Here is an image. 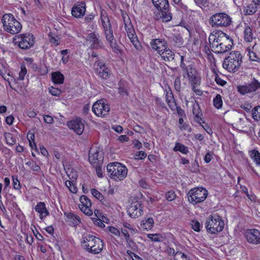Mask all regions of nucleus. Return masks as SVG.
<instances>
[{
    "label": "nucleus",
    "instance_id": "21",
    "mask_svg": "<svg viewBox=\"0 0 260 260\" xmlns=\"http://www.w3.org/2000/svg\"><path fill=\"white\" fill-rule=\"evenodd\" d=\"M150 45L152 49L157 50L158 52L162 51L163 49H160L161 47L167 46V42L165 40L155 39L151 41Z\"/></svg>",
    "mask_w": 260,
    "mask_h": 260
},
{
    "label": "nucleus",
    "instance_id": "15",
    "mask_svg": "<svg viewBox=\"0 0 260 260\" xmlns=\"http://www.w3.org/2000/svg\"><path fill=\"white\" fill-rule=\"evenodd\" d=\"M87 40L90 43V47L93 49L102 48L104 46L102 41L100 39L98 34L95 32H91L88 35Z\"/></svg>",
    "mask_w": 260,
    "mask_h": 260
},
{
    "label": "nucleus",
    "instance_id": "3",
    "mask_svg": "<svg viewBox=\"0 0 260 260\" xmlns=\"http://www.w3.org/2000/svg\"><path fill=\"white\" fill-rule=\"evenodd\" d=\"M205 226L208 233L214 234L223 230L224 222L218 215L214 214L208 217Z\"/></svg>",
    "mask_w": 260,
    "mask_h": 260
},
{
    "label": "nucleus",
    "instance_id": "54",
    "mask_svg": "<svg viewBox=\"0 0 260 260\" xmlns=\"http://www.w3.org/2000/svg\"><path fill=\"white\" fill-rule=\"evenodd\" d=\"M213 152L209 151L205 155L204 160L206 163H209L213 158Z\"/></svg>",
    "mask_w": 260,
    "mask_h": 260
},
{
    "label": "nucleus",
    "instance_id": "14",
    "mask_svg": "<svg viewBox=\"0 0 260 260\" xmlns=\"http://www.w3.org/2000/svg\"><path fill=\"white\" fill-rule=\"evenodd\" d=\"M104 247V243L100 238L95 237L92 243L89 245H87L86 250L88 252L97 254L99 253L103 250Z\"/></svg>",
    "mask_w": 260,
    "mask_h": 260
},
{
    "label": "nucleus",
    "instance_id": "64",
    "mask_svg": "<svg viewBox=\"0 0 260 260\" xmlns=\"http://www.w3.org/2000/svg\"><path fill=\"white\" fill-rule=\"evenodd\" d=\"M44 120L46 123L51 124L53 122V119L51 116L48 115H46L44 116Z\"/></svg>",
    "mask_w": 260,
    "mask_h": 260
},
{
    "label": "nucleus",
    "instance_id": "57",
    "mask_svg": "<svg viewBox=\"0 0 260 260\" xmlns=\"http://www.w3.org/2000/svg\"><path fill=\"white\" fill-rule=\"evenodd\" d=\"M100 165L101 164H98L96 165H94L93 166L95 168L96 174L98 176V177L101 178L103 177V173L102 167Z\"/></svg>",
    "mask_w": 260,
    "mask_h": 260
},
{
    "label": "nucleus",
    "instance_id": "55",
    "mask_svg": "<svg viewBox=\"0 0 260 260\" xmlns=\"http://www.w3.org/2000/svg\"><path fill=\"white\" fill-rule=\"evenodd\" d=\"M191 225L192 229L196 231L199 232L200 231V223L198 221L192 220L191 221Z\"/></svg>",
    "mask_w": 260,
    "mask_h": 260
},
{
    "label": "nucleus",
    "instance_id": "16",
    "mask_svg": "<svg viewBox=\"0 0 260 260\" xmlns=\"http://www.w3.org/2000/svg\"><path fill=\"white\" fill-rule=\"evenodd\" d=\"M143 212L141 204L138 202L132 203L127 209L128 214L132 218H136L142 214Z\"/></svg>",
    "mask_w": 260,
    "mask_h": 260
},
{
    "label": "nucleus",
    "instance_id": "11",
    "mask_svg": "<svg viewBox=\"0 0 260 260\" xmlns=\"http://www.w3.org/2000/svg\"><path fill=\"white\" fill-rule=\"evenodd\" d=\"M102 152L96 146H92L89 151L88 159L90 163L92 165L101 164L103 160Z\"/></svg>",
    "mask_w": 260,
    "mask_h": 260
},
{
    "label": "nucleus",
    "instance_id": "30",
    "mask_svg": "<svg viewBox=\"0 0 260 260\" xmlns=\"http://www.w3.org/2000/svg\"><path fill=\"white\" fill-rule=\"evenodd\" d=\"M256 43L254 42L251 47L248 46L247 47V50L249 52V58L251 60L260 62V58L257 56L255 53L252 51Z\"/></svg>",
    "mask_w": 260,
    "mask_h": 260
},
{
    "label": "nucleus",
    "instance_id": "52",
    "mask_svg": "<svg viewBox=\"0 0 260 260\" xmlns=\"http://www.w3.org/2000/svg\"><path fill=\"white\" fill-rule=\"evenodd\" d=\"M49 92L52 95L57 96H59L61 93V91L59 89L53 87L50 89Z\"/></svg>",
    "mask_w": 260,
    "mask_h": 260
},
{
    "label": "nucleus",
    "instance_id": "51",
    "mask_svg": "<svg viewBox=\"0 0 260 260\" xmlns=\"http://www.w3.org/2000/svg\"><path fill=\"white\" fill-rule=\"evenodd\" d=\"M185 72L187 74L188 78L196 75V71L192 65Z\"/></svg>",
    "mask_w": 260,
    "mask_h": 260
},
{
    "label": "nucleus",
    "instance_id": "45",
    "mask_svg": "<svg viewBox=\"0 0 260 260\" xmlns=\"http://www.w3.org/2000/svg\"><path fill=\"white\" fill-rule=\"evenodd\" d=\"M80 201L81 202V204L80 205H83L85 206H91V203L89 199L85 196H82L80 198Z\"/></svg>",
    "mask_w": 260,
    "mask_h": 260
},
{
    "label": "nucleus",
    "instance_id": "41",
    "mask_svg": "<svg viewBox=\"0 0 260 260\" xmlns=\"http://www.w3.org/2000/svg\"><path fill=\"white\" fill-rule=\"evenodd\" d=\"M74 180H67L65 182L66 186L69 188L70 191L74 193H75L77 191V188L73 184Z\"/></svg>",
    "mask_w": 260,
    "mask_h": 260
},
{
    "label": "nucleus",
    "instance_id": "2",
    "mask_svg": "<svg viewBox=\"0 0 260 260\" xmlns=\"http://www.w3.org/2000/svg\"><path fill=\"white\" fill-rule=\"evenodd\" d=\"M2 22L4 30L11 34H17L22 28L20 23L10 13L4 15Z\"/></svg>",
    "mask_w": 260,
    "mask_h": 260
},
{
    "label": "nucleus",
    "instance_id": "8",
    "mask_svg": "<svg viewBox=\"0 0 260 260\" xmlns=\"http://www.w3.org/2000/svg\"><path fill=\"white\" fill-rule=\"evenodd\" d=\"M231 18L224 13L213 15L209 19V23L212 26H228L231 24Z\"/></svg>",
    "mask_w": 260,
    "mask_h": 260
},
{
    "label": "nucleus",
    "instance_id": "5",
    "mask_svg": "<svg viewBox=\"0 0 260 260\" xmlns=\"http://www.w3.org/2000/svg\"><path fill=\"white\" fill-rule=\"evenodd\" d=\"M242 56L239 51H233L223 62V67L230 72H235L240 66Z\"/></svg>",
    "mask_w": 260,
    "mask_h": 260
},
{
    "label": "nucleus",
    "instance_id": "34",
    "mask_svg": "<svg viewBox=\"0 0 260 260\" xmlns=\"http://www.w3.org/2000/svg\"><path fill=\"white\" fill-rule=\"evenodd\" d=\"M159 11L161 13L160 18L163 22H167L172 19V14L169 11V8L167 10H163Z\"/></svg>",
    "mask_w": 260,
    "mask_h": 260
},
{
    "label": "nucleus",
    "instance_id": "6",
    "mask_svg": "<svg viewBox=\"0 0 260 260\" xmlns=\"http://www.w3.org/2000/svg\"><path fill=\"white\" fill-rule=\"evenodd\" d=\"M13 43L22 49H28L34 45V37L30 34H20L13 38Z\"/></svg>",
    "mask_w": 260,
    "mask_h": 260
},
{
    "label": "nucleus",
    "instance_id": "40",
    "mask_svg": "<svg viewBox=\"0 0 260 260\" xmlns=\"http://www.w3.org/2000/svg\"><path fill=\"white\" fill-rule=\"evenodd\" d=\"M252 117L256 121L260 120V106L254 107L252 111Z\"/></svg>",
    "mask_w": 260,
    "mask_h": 260
},
{
    "label": "nucleus",
    "instance_id": "62",
    "mask_svg": "<svg viewBox=\"0 0 260 260\" xmlns=\"http://www.w3.org/2000/svg\"><path fill=\"white\" fill-rule=\"evenodd\" d=\"M70 170H69L67 172V174L68 176L69 177L70 179H75L76 180L77 178V175L75 172H71V173H69Z\"/></svg>",
    "mask_w": 260,
    "mask_h": 260
},
{
    "label": "nucleus",
    "instance_id": "38",
    "mask_svg": "<svg viewBox=\"0 0 260 260\" xmlns=\"http://www.w3.org/2000/svg\"><path fill=\"white\" fill-rule=\"evenodd\" d=\"M127 36L134 46L138 49L140 47V43L135 33L131 34Z\"/></svg>",
    "mask_w": 260,
    "mask_h": 260
},
{
    "label": "nucleus",
    "instance_id": "20",
    "mask_svg": "<svg viewBox=\"0 0 260 260\" xmlns=\"http://www.w3.org/2000/svg\"><path fill=\"white\" fill-rule=\"evenodd\" d=\"M252 29L247 23L244 24L243 30V39L245 42L247 43L252 42L254 37Z\"/></svg>",
    "mask_w": 260,
    "mask_h": 260
},
{
    "label": "nucleus",
    "instance_id": "7",
    "mask_svg": "<svg viewBox=\"0 0 260 260\" xmlns=\"http://www.w3.org/2000/svg\"><path fill=\"white\" fill-rule=\"evenodd\" d=\"M207 190L203 187L190 189L188 194V201L193 205L203 202L207 197Z\"/></svg>",
    "mask_w": 260,
    "mask_h": 260
},
{
    "label": "nucleus",
    "instance_id": "25",
    "mask_svg": "<svg viewBox=\"0 0 260 260\" xmlns=\"http://www.w3.org/2000/svg\"><path fill=\"white\" fill-rule=\"evenodd\" d=\"M153 224V219L152 218L149 217L142 221L140 224V229L142 230H149L152 229Z\"/></svg>",
    "mask_w": 260,
    "mask_h": 260
},
{
    "label": "nucleus",
    "instance_id": "49",
    "mask_svg": "<svg viewBox=\"0 0 260 260\" xmlns=\"http://www.w3.org/2000/svg\"><path fill=\"white\" fill-rule=\"evenodd\" d=\"M27 73V70L25 66H21V71L19 73V77L18 79L19 80H23L24 79V77Z\"/></svg>",
    "mask_w": 260,
    "mask_h": 260
},
{
    "label": "nucleus",
    "instance_id": "33",
    "mask_svg": "<svg viewBox=\"0 0 260 260\" xmlns=\"http://www.w3.org/2000/svg\"><path fill=\"white\" fill-rule=\"evenodd\" d=\"M174 151H179L181 153L186 154L188 152V148L185 145L177 142L175 144V146L173 148Z\"/></svg>",
    "mask_w": 260,
    "mask_h": 260
},
{
    "label": "nucleus",
    "instance_id": "32",
    "mask_svg": "<svg viewBox=\"0 0 260 260\" xmlns=\"http://www.w3.org/2000/svg\"><path fill=\"white\" fill-rule=\"evenodd\" d=\"M96 237L85 233L82 236V238L83 241L82 242V243L84 244V246L85 247V248H87V245H89L90 243L92 242V241Z\"/></svg>",
    "mask_w": 260,
    "mask_h": 260
},
{
    "label": "nucleus",
    "instance_id": "35",
    "mask_svg": "<svg viewBox=\"0 0 260 260\" xmlns=\"http://www.w3.org/2000/svg\"><path fill=\"white\" fill-rule=\"evenodd\" d=\"M118 92L121 95L128 94L126 83L124 81H120L118 84Z\"/></svg>",
    "mask_w": 260,
    "mask_h": 260
},
{
    "label": "nucleus",
    "instance_id": "27",
    "mask_svg": "<svg viewBox=\"0 0 260 260\" xmlns=\"http://www.w3.org/2000/svg\"><path fill=\"white\" fill-rule=\"evenodd\" d=\"M101 20L102 25L104 29H109L112 28L111 24L109 19V18L107 16V14L105 12H101Z\"/></svg>",
    "mask_w": 260,
    "mask_h": 260
},
{
    "label": "nucleus",
    "instance_id": "47",
    "mask_svg": "<svg viewBox=\"0 0 260 260\" xmlns=\"http://www.w3.org/2000/svg\"><path fill=\"white\" fill-rule=\"evenodd\" d=\"M175 260H186L187 256L184 253L180 251H177L175 253L174 255Z\"/></svg>",
    "mask_w": 260,
    "mask_h": 260
},
{
    "label": "nucleus",
    "instance_id": "10",
    "mask_svg": "<svg viewBox=\"0 0 260 260\" xmlns=\"http://www.w3.org/2000/svg\"><path fill=\"white\" fill-rule=\"evenodd\" d=\"M93 112L98 116L104 117L107 115L110 111V108L103 100L95 102L92 108Z\"/></svg>",
    "mask_w": 260,
    "mask_h": 260
},
{
    "label": "nucleus",
    "instance_id": "17",
    "mask_svg": "<svg viewBox=\"0 0 260 260\" xmlns=\"http://www.w3.org/2000/svg\"><path fill=\"white\" fill-rule=\"evenodd\" d=\"M68 126L79 135L82 134L84 129V124L80 118L70 121L68 123Z\"/></svg>",
    "mask_w": 260,
    "mask_h": 260
},
{
    "label": "nucleus",
    "instance_id": "13",
    "mask_svg": "<svg viewBox=\"0 0 260 260\" xmlns=\"http://www.w3.org/2000/svg\"><path fill=\"white\" fill-rule=\"evenodd\" d=\"M247 241L251 244L256 245L260 243V232L256 229H248L245 233Z\"/></svg>",
    "mask_w": 260,
    "mask_h": 260
},
{
    "label": "nucleus",
    "instance_id": "61",
    "mask_svg": "<svg viewBox=\"0 0 260 260\" xmlns=\"http://www.w3.org/2000/svg\"><path fill=\"white\" fill-rule=\"evenodd\" d=\"M133 130L136 132L140 134L143 133L145 131L144 129L142 127L138 125H134L133 127Z\"/></svg>",
    "mask_w": 260,
    "mask_h": 260
},
{
    "label": "nucleus",
    "instance_id": "63",
    "mask_svg": "<svg viewBox=\"0 0 260 260\" xmlns=\"http://www.w3.org/2000/svg\"><path fill=\"white\" fill-rule=\"evenodd\" d=\"M146 156V153L143 151H139L138 152V154H136V156L137 157V158L140 159H143L145 158Z\"/></svg>",
    "mask_w": 260,
    "mask_h": 260
},
{
    "label": "nucleus",
    "instance_id": "12",
    "mask_svg": "<svg viewBox=\"0 0 260 260\" xmlns=\"http://www.w3.org/2000/svg\"><path fill=\"white\" fill-rule=\"evenodd\" d=\"M94 67L96 74L100 78L107 79L110 77L111 72L103 61H96L94 64Z\"/></svg>",
    "mask_w": 260,
    "mask_h": 260
},
{
    "label": "nucleus",
    "instance_id": "26",
    "mask_svg": "<svg viewBox=\"0 0 260 260\" xmlns=\"http://www.w3.org/2000/svg\"><path fill=\"white\" fill-rule=\"evenodd\" d=\"M52 80L55 84H62L64 81V76L59 72L52 73Z\"/></svg>",
    "mask_w": 260,
    "mask_h": 260
},
{
    "label": "nucleus",
    "instance_id": "1",
    "mask_svg": "<svg viewBox=\"0 0 260 260\" xmlns=\"http://www.w3.org/2000/svg\"><path fill=\"white\" fill-rule=\"evenodd\" d=\"M209 41L212 51L216 53H223L231 48L233 40L222 31H213L209 36Z\"/></svg>",
    "mask_w": 260,
    "mask_h": 260
},
{
    "label": "nucleus",
    "instance_id": "48",
    "mask_svg": "<svg viewBox=\"0 0 260 260\" xmlns=\"http://www.w3.org/2000/svg\"><path fill=\"white\" fill-rule=\"evenodd\" d=\"M26 165L29 166L30 169L34 171H38L40 169V167L34 161H28L26 162Z\"/></svg>",
    "mask_w": 260,
    "mask_h": 260
},
{
    "label": "nucleus",
    "instance_id": "56",
    "mask_svg": "<svg viewBox=\"0 0 260 260\" xmlns=\"http://www.w3.org/2000/svg\"><path fill=\"white\" fill-rule=\"evenodd\" d=\"M169 108L172 110L175 111L177 108V104L175 99L172 100H170L168 102H167Z\"/></svg>",
    "mask_w": 260,
    "mask_h": 260
},
{
    "label": "nucleus",
    "instance_id": "43",
    "mask_svg": "<svg viewBox=\"0 0 260 260\" xmlns=\"http://www.w3.org/2000/svg\"><path fill=\"white\" fill-rule=\"evenodd\" d=\"M91 206H85L83 205H79V208L85 214L90 216L92 214V211L90 209Z\"/></svg>",
    "mask_w": 260,
    "mask_h": 260
},
{
    "label": "nucleus",
    "instance_id": "39",
    "mask_svg": "<svg viewBox=\"0 0 260 260\" xmlns=\"http://www.w3.org/2000/svg\"><path fill=\"white\" fill-rule=\"evenodd\" d=\"M213 105L217 109H220L222 106V101L220 94H217L213 99Z\"/></svg>",
    "mask_w": 260,
    "mask_h": 260
},
{
    "label": "nucleus",
    "instance_id": "18",
    "mask_svg": "<svg viewBox=\"0 0 260 260\" xmlns=\"http://www.w3.org/2000/svg\"><path fill=\"white\" fill-rule=\"evenodd\" d=\"M86 6L84 2L75 4L72 9V15L76 18L82 17L85 13Z\"/></svg>",
    "mask_w": 260,
    "mask_h": 260
},
{
    "label": "nucleus",
    "instance_id": "29",
    "mask_svg": "<svg viewBox=\"0 0 260 260\" xmlns=\"http://www.w3.org/2000/svg\"><path fill=\"white\" fill-rule=\"evenodd\" d=\"M64 214L67 216L68 221L71 222L74 226L78 225L80 221L79 217L72 213H64Z\"/></svg>",
    "mask_w": 260,
    "mask_h": 260
},
{
    "label": "nucleus",
    "instance_id": "59",
    "mask_svg": "<svg viewBox=\"0 0 260 260\" xmlns=\"http://www.w3.org/2000/svg\"><path fill=\"white\" fill-rule=\"evenodd\" d=\"M199 85H193L191 86L192 90L194 92V93L198 95H201L203 93V92L201 90L198 88V86Z\"/></svg>",
    "mask_w": 260,
    "mask_h": 260
},
{
    "label": "nucleus",
    "instance_id": "31",
    "mask_svg": "<svg viewBox=\"0 0 260 260\" xmlns=\"http://www.w3.org/2000/svg\"><path fill=\"white\" fill-rule=\"evenodd\" d=\"M256 5L257 4H250L248 5L244 10V14L246 15H251L254 14L257 11V7Z\"/></svg>",
    "mask_w": 260,
    "mask_h": 260
},
{
    "label": "nucleus",
    "instance_id": "36",
    "mask_svg": "<svg viewBox=\"0 0 260 260\" xmlns=\"http://www.w3.org/2000/svg\"><path fill=\"white\" fill-rule=\"evenodd\" d=\"M251 158L257 165H260V153L257 150H252L249 152Z\"/></svg>",
    "mask_w": 260,
    "mask_h": 260
},
{
    "label": "nucleus",
    "instance_id": "46",
    "mask_svg": "<svg viewBox=\"0 0 260 260\" xmlns=\"http://www.w3.org/2000/svg\"><path fill=\"white\" fill-rule=\"evenodd\" d=\"M188 79L191 83V86L193 85H200L201 83L200 78L199 77L197 76V75L190 77L188 78Z\"/></svg>",
    "mask_w": 260,
    "mask_h": 260
},
{
    "label": "nucleus",
    "instance_id": "4",
    "mask_svg": "<svg viewBox=\"0 0 260 260\" xmlns=\"http://www.w3.org/2000/svg\"><path fill=\"white\" fill-rule=\"evenodd\" d=\"M107 170L110 174L111 178L115 180H121L126 177L127 174V168L121 164L114 162L107 165Z\"/></svg>",
    "mask_w": 260,
    "mask_h": 260
},
{
    "label": "nucleus",
    "instance_id": "42",
    "mask_svg": "<svg viewBox=\"0 0 260 260\" xmlns=\"http://www.w3.org/2000/svg\"><path fill=\"white\" fill-rule=\"evenodd\" d=\"M147 237L152 241L160 242L162 241V237L159 234H148Z\"/></svg>",
    "mask_w": 260,
    "mask_h": 260
},
{
    "label": "nucleus",
    "instance_id": "58",
    "mask_svg": "<svg viewBox=\"0 0 260 260\" xmlns=\"http://www.w3.org/2000/svg\"><path fill=\"white\" fill-rule=\"evenodd\" d=\"M215 80L217 84L221 86H223L226 83V81L221 79L217 74H216Z\"/></svg>",
    "mask_w": 260,
    "mask_h": 260
},
{
    "label": "nucleus",
    "instance_id": "22",
    "mask_svg": "<svg viewBox=\"0 0 260 260\" xmlns=\"http://www.w3.org/2000/svg\"><path fill=\"white\" fill-rule=\"evenodd\" d=\"M158 53L165 61H170L174 59L175 54L174 52L168 47H165L162 51L158 52Z\"/></svg>",
    "mask_w": 260,
    "mask_h": 260
},
{
    "label": "nucleus",
    "instance_id": "50",
    "mask_svg": "<svg viewBox=\"0 0 260 260\" xmlns=\"http://www.w3.org/2000/svg\"><path fill=\"white\" fill-rule=\"evenodd\" d=\"M176 195L174 191H168L166 194V199L168 201H172L175 199Z\"/></svg>",
    "mask_w": 260,
    "mask_h": 260
},
{
    "label": "nucleus",
    "instance_id": "23",
    "mask_svg": "<svg viewBox=\"0 0 260 260\" xmlns=\"http://www.w3.org/2000/svg\"><path fill=\"white\" fill-rule=\"evenodd\" d=\"M35 209L40 214V218L41 219H43L44 217H45L49 214L44 202H41L38 203L36 206Z\"/></svg>",
    "mask_w": 260,
    "mask_h": 260
},
{
    "label": "nucleus",
    "instance_id": "9",
    "mask_svg": "<svg viewBox=\"0 0 260 260\" xmlns=\"http://www.w3.org/2000/svg\"><path fill=\"white\" fill-rule=\"evenodd\" d=\"M260 88V82L253 78L250 83L237 86V90L241 94L245 95L256 91Z\"/></svg>",
    "mask_w": 260,
    "mask_h": 260
},
{
    "label": "nucleus",
    "instance_id": "24",
    "mask_svg": "<svg viewBox=\"0 0 260 260\" xmlns=\"http://www.w3.org/2000/svg\"><path fill=\"white\" fill-rule=\"evenodd\" d=\"M152 2L158 10H167L169 8L168 0H152Z\"/></svg>",
    "mask_w": 260,
    "mask_h": 260
},
{
    "label": "nucleus",
    "instance_id": "28",
    "mask_svg": "<svg viewBox=\"0 0 260 260\" xmlns=\"http://www.w3.org/2000/svg\"><path fill=\"white\" fill-rule=\"evenodd\" d=\"M192 113L194 115L195 120L197 122H199L202 120V113L198 104H196L193 105Z\"/></svg>",
    "mask_w": 260,
    "mask_h": 260
},
{
    "label": "nucleus",
    "instance_id": "60",
    "mask_svg": "<svg viewBox=\"0 0 260 260\" xmlns=\"http://www.w3.org/2000/svg\"><path fill=\"white\" fill-rule=\"evenodd\" d=\"M108 229L109 232H110L111 233L113 234L115 236H118L120 235V232L117 229L112 226H109Z\"/></svg>",
    "mask_w": 260,
    "mask_h": 260
},
{
    "label": "nucleus",
    "instance_id": "44",
    "mask_svg": "<svg viewBox=\"0 0 260 260\" xmlns=\"http://www.w3.org/2000/svg\"><path fill=\"white\" fill-rule=\"evenodd\" d=\"M91 193L94 196V197H95L96 199H98L102 202H103V200H104V196L101 192H100L96 189H91Z\"/></svg>",
    "mask_w": 260,
    "mask_h": 260
},
{
    "label": "nucleus",
    "instance_id": "37",
    "mask_svg": "<svg viewBox=\"0 0 260 260\" xmlns=\"http://www.w3.org/2000/svg\"><path fill=\"white\" fill-rule=\"evenodd\" d=\"M6 143L9 145H13L16 143V139L13 135L9 133H6L4 134Z\"/></svg>",
    "mask_w": 260,
    "mask_h": 260
},
{
    "label": "nucleus",
    "instance_id": "19",
    "mask_svg": "<svg viewBox=\"0 0 260 260\" xmlns=\"http://www.w3.org/2000/svg\"><path fill=\"white\" fill-rule=\"evenodd\" d=\"M104 32L106 40L110 44L113 51L117 52L119 51L118 46L116 43L112 28L104 29Z\"/></svg>",
    "mask_w": 260,
    "mask_h": 260
},
{
    "label": "nucleus",
    "instance_id": "53",
    "mask_svg": "<svg viewBox=\"0 0 260 260\" xmlns=\"http://www.w3.org/2000/svg\"><path fill=\"white\" fill-rule=\"evenodd\" d=\"M174 87L177 91H179L181 88V80L180 77H177L174 81Z\"/></svg>",
    "mask_w": 260,
    "mask_h": 260
}]
</instances>
